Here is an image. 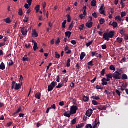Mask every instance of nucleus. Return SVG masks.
Listing matches in <instances>:
<instances>
[{
  "label": "nucleus",
  "mask_w": 128,
  "mask_h": 128,
  "mask_svg": "<svg viewBox=\"0 0 128 128\" xmlns=\"http://www.w3.org/2000/svg\"><path fill=\"white\" fill-rule=\"evenodd\" d=\"M114 36V32L111 31L109 33L105 32L103 35V40L110 42V38H112Z\"/></svg>",
  "instance_id": "1"
},
{
  "label": "nucleus",
  "mask_w": 128,
  "mask_h": 128,
  "mask_svg": "<svg viewBox=\"0 0 128 128\" xmlns=\"http://www.w3.org/2000/svg\"><path fill=\"white\" fill-rule=\"evenodd\" d=\"M56 84H58V83L53 82L51 83V84H50L48 86V92H52V90H54V88H56Z\"/></svg>",
  "instance_id": "2"
},
{
  "label": "nucleus",
  "mask_w": 128,
  "mask_h": 128,
  "mask_svg": "<svg viewBox=\"0 0 128 128\" xmlns=\"http://www.w3.org/2000/svg\"><path fill=\"white\" fill-rule=\"evenodd\" d=\"M121 73L118 72H116L113 74V78L114 80H120Z\"/></svg>",
  "instance_id": "3"
},
{
  "label": "nucleus",
  "mask_w": 128,
  "mask_h": 128,
  "mask_svg": "<svg viewBox=\"0 0 128 128\" xmlns=\"http://www.w3.org/2000/svg\"><path fill=\"white\" fill-rule=\"evenodd\" d=\"M78 110V106H71L70 112L72 114H76V111Z\"/></svg>",
  "instance_id": "4"
},
{
  "label": "nucleus",
  "mask_w": 128,
  "mask_h": 128,
  "mask_svg": "<svg viewBox=\"0 0 128 128\" xmlns=\"http://www.w3.org/2000/svg\"><path fill=\"white\" fill-rule=\"evenodd\" d=\"M104 8V4H102L100 9L99 10V12L101 14H103V16H106V11L104 10H106V8Z\"/></svg>",
  "instance_id": "5"
},
{
  "label": "nucleus",
  "mask_w": 128,
  "mask_h": 128,
  "mask_svg": "<svg viewBox=\"0 0 128 128\" xmlns=\"http://www.w3.org/2000/svg\"><path fill=\"white\" fill-rule=\"evenodd\" d=\"M20 28H21V32L23 36H26V34H28V29L26 28H22V27H21Z\"/></svg>",
  "instance_id": "6"
},
{
  "label": "nucleus",
  "mask_w": 128,
  "mask_h": 128,
  "mask_svg": "<svg viewBox=\"0 0 128 128\" xmlns=\"http://www.w3.org/2000/svg\"><path fill=\"white\" fill-rule=\"evenodd\" d=\"M72 114V113H70V111L66 112L64 113V116H66V118H70Z\"/></svg>",
  "instance_id": "7"
},
{
  "label": "nucleus",
  "mask_w": 128,
  "mask_h": 128,
  "mask_svg": "<svg viewBox=\"0 0 128 128\" xmlns=\"http://www.w3.org/2000/svg\"><path fill=\"white\" fill-rule=\"evenodd\" d=\"M93 110L91 109L88 110L86 112V116L88 118H90L92 116V114Z\"/></svg>",
  "instance_id": "8"
},
{
  "label": "nucleus",
  "mask_w": 128,
  "mask_h": 128,
  "mask_svg": "<svg viewBox=\"0 0 128 128\" xmlns=\"http://www.w3.org/2000/svg\"><path fill=\"white\" fill-rule=\"evenodd\" d=\"M92 24H94V22H88L86 23V26L88 28H92Z\"/></svg>",
  "instance_id": "9"
},
{
  "label": "nucleus",
  "mask_w": 128,
  "mask_h": 128,
  "mask_svg": "<svg viewBox=\"0 0 128 128\" xmlns=\"http://www.w3.org/2000/svg\"><path fill=\"white\" fill-rule=\"evenodd\" d=\"M32 44H34V46L33 47L34 52H36L37 50H38V43L34 41L32 42Z\"/></svg>",
  "instance_id": "10"
},
{
  "label": "nucleus",
  "mask_w": 128,
  "mask_h": 128,
  "mask_svg": "<svg viewBox=\"0 0 128 128\" xmlns=\"http://www.w3.org/2000/svg\"><path fill=\"white\" fill-rule=\"evenodd\" d=\"M106 78H103L102 80V86H108V82H106Z\"/></svg>",
  "instance_id": "11"
},
{
  "label": "nucleus",
  "mask_w": 128,
  "mask_h": 128,
  "mask_svg": "<svg viewBox=\"0 0 128 128\" xmlns=\"http://www.w3.org/2000/svg\"><path fill=\"white\" fill-rule=\"evenodd\" d=\"M112 26H113L114 30V28H116L118 26V22H114L112 24Z\"/></svg>",
  "instance_id": "12"
},
{
  "label": "nucleus",
  "mask_w": 128,
  "mask_h": 128,
  "mask_svg": "<svg viewBox=\"0 0 128 128\" xmlns=\"http://www.w3.org/2000/svg\"><path fill=\"white\" fill-rule=\"evenodd\" d=\"M20 88H22V84H16L14 90H20Z\"/></svg>",
  "instance_id": "13"
},
{
  "label": "nucleus",
  "mask_w": 128,
  "mask_h": 128,
  "mask_svg": "<svg viewBox=\"0 0 128 128\" xmlns=\"http://www.w3.org/2000/svg\"><path fill=\"white\" fill-rule=\"evenodd\" d=\"M4 22H6V24H10L12 22V20H10V18L4 19Z\"/></svg>",
  "instance_id": "14"
},
{
  "label": "nucleus",
  "mask_w": 128,
  "mask_h": 128,
  "mask_svg": "<svg viewBox=\"0 0 128 128\" xmlns=\"http://www.w3.org/2000/svg\"><path fill=\"white\" fill-rule=\"evenodd\" d=\"M40 96H42V94L40 92H38L35 95V98L38 100H40Z\"/></svg>",
  "instance_id": "15"
},
{
  "label": "nucleus",
  "mask_w": 128,
  "mask_h": 128,
  "mask_svg": "<svg viewBox=\"0 0 128 128\" xmlns=\"http://www.w3.org/2000/svg\"><path fill=\"white\" fill-rule=\"evenodd\" d=\"M0 70H6V65H4V62L1 64L0 66Z\"/></svg>",
  "instance_id": "16"
},
{
  "label": "nucleus",
  "mask_w": 128,
  "mask_h": 128,
  "mask_svg": "<svg viewBox=\"0 0 128 128\" xmlns=\"http://www.w3.org/2000/svg\"><path fill=\"white\" fill-rule=\"evenodd\" d=\"M91 6H92L93 8H94V7L96 6V0H93L91 2Z\"/></svg>",
  "instance_id": "17"
},
{
  "label": "nucleus",
  "mask_w": 128,
  "mask_h": 128,
  "mask_svg": "<svg viewBox=\"0 0 128 128\" xmlns=\"http://www.w3.org/2000/svg\"><path fill=\"white\" fill-rule=\"evenodd\" d=\"M124 40V39L122 38H116V42H118V44H122Z\"/></svg>",
  "instance_id": "18"
},
{
  "label": "nucleus",
  "mask_w": 128,
  "mask_h": 128,
  "mask_svg": "<svg viewBox=\"0 0 128 128\" xmlns=\"http://www.w3.org/2000/svg\"><path fill=\"white\" fill-rule=\"evenodd\" d=\"M65 35L67 38H70V36H72V32H65Z\"/></svg>",
  "instance_id": "19"
},
{
  "label": "nucleus",
  "mask_w": 128,
  "mask_h": 128,
  "mask_svg": "<svg viewBox=\"0 0 128 128\" xmlns=\"http://www.w3.org/2000/svg\"><path fill=\"white\" fill-rule=\"evenodd\" d=\"M32 36H34V38H38V34L36 32V30H34L32 32Z\"/></svg>",
  "instance_id": "20"
},
{
  "label": "nucleus",
  "mask_w": 128,
  "mask_h": 128,
  "mask_svg": "<svg viewBox=\"0 0 128 128\" xmlns=\"http://www.w3.org/2000/svg\"><path fill=\"white\" fill-rule=\"evenodd\" d=\"M91 98H92L93 100H100V98L98 96H92L91 97Z\"/></svg>",
  "instance_id": "21"
},
{
  "label": "nucleus",
  "mask_w": 128,
  "mask_h": 128,
  "mask_svg": "<svg viewBox=\"0 0 128 128\" xmlns=\"http://www.w3.org/2000/svg\"><path fill=\"white\" fill-rule=\"evenodd\" d=\"M115 20H117L118 22H122V17H120V16H116L115 18Z\"/></svg>",
  "instance_id": "22"
},
{
  "label": "nucleus",
  "mask_w": 128,
  "mask_h": 128,
  "mask_svg": "<svg viewBox=\"0 0 128 128\" xmlns=\"http://www.w3.org/2000/svg\"><path fill=\"white\" fill-rule=\"evenodd\" d=\"M86 56V53L82 52L80 56V60H84V57Z\"/></svg>",
  "instance_id": "23"
},
{
  "label": "nucleus",
  "mask_w": 128,
  "mask_h": 128,
  "mask_svg": "<svg viewBox=\"0 0 128 128\" xmlns=\"http://www.w3.org/2000/svg\"><path fill=\"white\" fill-rule=\"evenodd\" d=\"M88 100H90V97L84 96L83 100H84V102H88Z\"/></svg>",
  "instance_id": "24"
},
{
  "label": "nucleus",
  "mask_w": 128,
  "mask_h": 128,
  "mask_svg": "<svg viewBox=\"0 0 128 128\" xmlns=\"http://www.w3.org/2000/svg\"><path fill=\"white\" fill-rule=\"evenodd\" d=\"M23 62H28L30 59L28 58V56L26 55L22 58Z\"/></svg>",
  "instance_id": "25"
},
{
  "label": "nucleus",
  "mask_w": 128,
  "mask_h": 128,
  "mask_svg": "<svg viewBox=\"0 0 128 128\" xmlns=\"http://www.w3.org/2000/svg\"><path fill=\"white\" fill-rule=\"evenodd\" d=\"M42 6L44 8V14H46V2H43Z\"/></svg>",
  "instance_id": "26"
},
{
  "label": "nucleus",
  "mask_w": 128,
  "mask_h": 128,
  "mask_svg": "<svg viewBox=\"0 0 128 128\" xmlns=\"http://www.w3.org/2000/svg\"><path fill=\"white\" fill-rule=\"evenodd\" d=\"M40 5H37L35 8V10H36V12H40Z\"/></svg>",
  "instance_id": "27"
},
{
  "label": "nucleus",
  "mask_w": 128,
  "mask_h": 128,
  "mask_svg": "<svg viewBox=\"0 0 128 128\" xmlns=\"http://www.w3.org/2000/svg\"><path fill=\"white\" fill-rule=\"evenodd\" d=\"M99 22L100 24H104V22H106V20L104 18H101L100 20H99Z\"/></svg>",
  "instance_id": "28"
},
{
  "label": "nucleus",
  "mask_w": 128,
  "mask_h": 128,
  "mask_svg": "<svg viewBox=\"0 0 128 128\" xmlns=\"http://www.w3.org/2000/svg\"><path fill=\"white\" fill-rule=\"evenodd\" d=\"M66 20H64V22L62 24V28H66Z\"/></svg>",
  "instance_id": "29"
},
{
  "label": "nucleus",
  "mask_w": 128,
  "mask_h": 128,
  "mask_svg": "<svg viewBox=\"0 0 128 128\" xmlns=\"http://www.w3.org/2000/svg\"><path fill=\"white\" fill-rule=\"evenodd\" d=\"M66 66H67V68H70V58L68 59L67 60Z\"/></svg>",
  "instance_id": "30"
},
{
  "label": "nucleus",
  "mask_w": 128,
  "mask_h": 128,
  "mask_svg": "<svg viewBox=\"0 0 128 128\" xmlns=\"http://www.w3.org/2000/svg\"><path fill=\"white\" fill-rule=\"evenodd\" d=\"M125 32H126V30H124V28L120 30V34L122 36H124Z\"/></svg>",
  "instance_id": "31"
},
{
  "label": "nucleus",
  "mask_w": 128,
  "mask_h": 128,
  "mask_svg": "<svg viewBox=\"0 0 128 128\" xmlns=\"http://www.w3.org/2000/svg\"><path fill=\"white\" fill-rule=\"evenodd\" d=\"M84 126V124H78L76 126V128H82Z\"/></svg>",
  "instance_id": "32"
},
{
  "label": "nucleus",
  "mask_w": 128,
  "mask_h": 128,
  "mask_svg": "<svg viewBox=\"0 0 128 128\" xmlns=\"http://www.w3.org/2000/svg\"><path fill=\"white\" fill-rule=\"evenodd\" d=\"M73 28H74V22H72L71 24L70 25L68 30H72Z\"/></svg>",
  "instance_id": "33"
},
{
  "label": "nucleus",
  "mask_w": 128,
  "mask_h": 128,
  "mask_svg": "<svg viewBox=\"0 0 128 128\" xmlns=\"http://www.w3.org/2000/svg\"><path fill=\"white\" fill-rule=\"evenodd\" d=\"M110 70H114V72H116V67H114V65H111L110 66Z\"/></svg>",
  "instance_id": "34"
},
{
  "label": "nucleus",
  "mask_w": 128,
  "mask_h": 128,
  "mask_svg": "<svg viewBox=\"0 0 128 128\" xmlns=\"http://www.w3.org/2000/svg\"><path fill=\"white\" fill-rule=\"evenodd\" d=\"M25 46L27 50H29V48H32V45L30 44H25Z\"/></svg>",
  "instance_id": "35"
},
{
  "label": "nucleus",
  "mask_w": 128,
  "mask_h": 128,
  "mask_svg": "<svg viewBox=\"0 0 128 128\" xmlns=\"http://www.w3.org/2000/svg\"><path fill=\"white\" fill-rule=\"evenodd\" d=\"M64 86V84H58V86H56V88H60Z\"/></svg>",
  "instance_id": "36"
},
{
  "label": "nucleus",
  "mask_w": 128,
  "mask_h": 128,
  "mask_svg": "<svg viewBox=\"0 0 128 128\" xmlns=\"http://www.w3.org/2000/svg\"><path fill=\"white\" fill-rule=\"evenodd\" d=\"M94 42V40H92L91 42H89L88 43L86 44V46L87 48H88L89 46H90L92 44V43Z\"/></svg>",
  "instance_id": "37"
},
{
  "label": "nucleus",
  "mask_w": 128,
  "mask_h": 128,
  "mask_svg": "<svg viewBox=\"0 0 128 128\" xmlns=\"http://www.w3.org/2000/svg\"><path fill=\"white\" fill-rule=\"evenodd\" d=\"M92 104H94V106H98L99 104L98 102L94 100H93L92 101Z\"/></svg>",
  "instance_id": "38"
},
{
  "label": "nucleus",
  "mask_w": 128,
  "mask_h": 128,
  "mask_svg": "<svg viewBox=\"0 0 128 128\" xmlns=\"http://www.w3.org/2000/svg\"><path fill=\"white\" fill-rule=\"evenodd\" d=\"M104 74H106V69H103L101 72V76H104Z\"/></svg>",
  "instance_id": "39"
},
{
  "label": "nucleus",
  "mask_w": 128,
  "mask_h": 128,
  "mask_svg": "<svg viewBox=\"0 0 128 128\" xmlns=\"http://www.w3.org/2000/svg\"><path fill=\"white\" fill-rule=\"evenodd\" d=\"M84 24L80 25L79 26V30L82 32V30H84Z\"/></svg>",
  "instance_id": "40"
},
{
  "label": "nucleus",
  "mask_w": 128,
  "mask_h": 128,
  "mask_svg": "<svg viewBox=\"0 0 128 128\" xmlns=\"http://www.w3.org/2000/svg\"><path fill=\"white\" fill-rule=\"evenodd\" d=\"M88 66H94V62L92 60L88 63Z\"/></svg>",
  "instance_id": "41"
},
{
  "label": "nucleus",
  "mask_w": 128,
  "mask_h": 128,
  "mask_svg": "<svg viewBox=\"0 0 128 128\" xmlns=\"http://www.w3.org/2000/svg\"><path fill=\"white\" fill-rule=\"evenodd\" d=\"M113 76L112 74H109L106 75V77L108 78H114V76Z\"/></svg>",
  "instance_id": "42"
},
{
  "label": "nucleus",
  "mask_w": 128,
  "mask_h": 128,
  "mask_svg": "<svg viewBox=\"0 0 128 128\" xmlns=\"http://www.w3.org/2000/svg\"><path fill=\"white\" fill-rule=\"evenodd\" d=\"M55 56L56 58H60V55L58 52H55Z\"/></svg>",
  "instance_id": "43"
},
{
  "label": "nucleus",
  "mask_w": 128,
  "mask_h": 128,
  "mask_svg": "<svg viewBox=\"0 0 128 128\" xmlns=\"http://www.w3.org/2000/svg\"><path fill=\"white\" fill-rule=\"evenodd\" d=\"M23 12H22V9H20L19 10V12H18V14L19 16H22L23 14Z\"/></svg>",
  "instance_id": "44"
},
{
  "label": "nucleus",
  "mask_w": 128,
  "mask_h": 128,
  "mask_svg": "<svg viewBox=\"0 0 128 128\" xmlns=\"http://www.w3.org/2000/svg\"><path fill=\"white\" fill-rule=\"evenodd\" d=\"M14 86H16V82L13 81L12 82V90H14Z\"/></svg>",
  "instance_id": "45"
},
{
  "label": "nucleus",
  "mask_w": 128,
  "mask_h": 128,
  "mask_svg": "<svg viewBox=\"0 0 128 128\" xmlns=\"http://www.w3.org/2000/svg\"><path fill=\"white\" fill-rule=\"evenodd\" d=\"M72 22V18L70 17V15H68V22Z\"/></svg>",
  "instance_id": "46"
},
{
  "label": "nucleus",
  "mask_w": 128,
  "mask_h": 128,
  "mask_svg": "<svg viewBox=\"0 0 128 128\" xmlns=\"http://www.w3.org/2000/svg\"><path fill=\"white\" fill-rule=\"evenodd\" d=\"M122 80H128V76L126 74H123L122 76Z\"/></svg>",
  "instance_id": "47"
},
{
  "label": "nucleus",
  "mask_w": 128,
  "mask_h": 128,
  "mask_svg": "<svg viewBox=\"0 0 128 128\" xmlns=\"http://www.w3.org/2000/svg\"><path fill=\"white\" fill-rule=\"evenodd\" d=\"M92 16L94 18H98V14L96 12H94L92 14Z\"/></svg>",
  "instance_id": "48"
},
{
  "label": "nucleus",
  "mask_w": 128,
  "mask_h": 128,
  "mask_svg": "<svg viewBox=\"0 0 128 128\" xmlns=\"http://www.w3.org/2000/svg\"><path fill=\"white\" fill-rule=\"evenodd\" d=\"M72 124H76V118H74V119L72 121Z\"/></svg>",
  "instance_id": "49"
},
{
  "label": "nucleus",
  "mask_w": 128,
  "mask_h": 128,
  "mask_svg": "<svg viewBox=\"0 0 128 128\" xmlns=\"http://www.w3.org/2000/svg\"><path fill=\"white\" fill-rule=\"evenodd\" d=\"M126 16V14L125 12H122L121 13V16H122V18H124V16Z\"/></svg>",
  "instance_id": "50"
},
{
  "label": "nucleus",
  "mask_w": 128,
  "mask_h": 128,
  "mask_svg": "<svg viewBox=\"0 0 128 128\" xmlns=\"http://www.w3.org/2000/svg\"><path fill=\"white\" fill-rule=\"evenodd\" d=\"M116 94H118V96H121V94H122V92H120V90H116Z\"/></svg>",
  "instance_id": "51"
},
{
  "label": "nucleus",
  "mask_w": 128,
  "mask_h": 128,
  "mask_svg": "<svg viewBox=\"0 0 128 128\" xmlns=\"http://www.w3.org/2000/svg\"><path fill=\"white\" fill-rule=\"evenodd\" d=\"M50 108L53 109V110H56V104H54L53 105H52L51 106V107Z\"/></svg>",
  "instance_id": "52"
},
{
  "label": "nucleus",
  "mask_w": 128,
  "mask_h": 128,
  "mask_svg": "<svg viewBox=\"0 0 128 128\" xmlns=\"http://www.w3.org/2000/svg\"><path fill=\"white\" fill-rule=\"evenodd\" d=\"M27 2L28 4V5H29L30 6L32 5V0H28L27 1Z\"/></svg>",
  "instance_id": "53"
},
{
  "label": "nucleus",
  "mask_w": 128,
  "mask_h": 128,
  "mask_svg": "<svg viewBox=\"0 0 128 128\" xmlns=\"http://www.w3.org/2000/svg\"><path fill=\"white\" fill-rule=\"evenodd\" d=\"M22 112V108L19 107L18 109L16 111V114H19Z\"/></svg>",
  "instance_id": "54"
},
{
  "label": "nucleus",
  "mask_w": 128,
  "mask_h": 128,
  "mask_svg": "<svg viewBox=\"0 0 128 128\" xmlns=\"http://www.w3.org/2000/svg\"><path fill=\"white\" fill-rule=\"evenodd\" d=\"M126 58H123L120 61V63L122 64L124 62H126Z\"/></svg>",
  "instance_id": "55"
},
{
  "label": "nucleus",
  "mask_w": 128,
  "mask_h": 128,
  "mask_svg": "<svg viewBox=\"0 0 128 128\" xmlns=\"http://www.w3.org/2000/svg\"><path fill=\"white\" fill-rule=\"evenodd\" d=\"M24 8H26V10H28L30 8V5L28 4H25Z\"/></svg>",
  "instance_id": "56"
},
{
  "label": "nucleus",
  "mask_w": 128,
  "mask_h": 128,
  "mask_svg": "<svg viewBox=\"0 0 128 128\" xmlns=\"http://www.w3.org/2000/svg\"><path fill=\"white\" fill-rule=\"evenodd\" d=\"M24 22H28V18L25 16V18L24 20Z\"/></svg>",
  "instance_id": "57"
},
{
  "label": "nucleus",
  "mask_w": 128,
  "mask_h": 128,
  "mask_svg": "<svg viewBox=\"0 0 128 128\" xmlns=\"http://www.w3.org/2000/svg\"><path fill=\"white\" fill-rule=\"evenodd\" d=\"M86 128H93L92 126L90 124H88L86 126Z\"/></svg>",
  "instance_id": "58"
},
{
  "label": "nucleus",
  "mask_w": 128,
  "mask_h": 128,
  "mask_svg": "<svg viewBox=\"0 0 128 128\" xmlns=\"http://www.w3.org/2000/svg\"><path fill=\"white\" fill-rule=\"evenodd\" d=\"M60 38H58V40L56 42V44H60Z\"/></svg>",
  "instance_id": "59"
},
{
  "label": "nucleus",
  "mask_w": 128,
  "mask_h": 128,
  "mask_svg": "<svg viewBox=\"0 0 128 128\" xmlns=\"http://www.w3.org/2000/svg\"><path fill=\"white\" fill-rule=\"evenodd\" d=\"M92 56L94 58V56H96V52H92Z\"/></svg>",
  "instance_id": "60"
},
{
  "label": "nucleus",
  "mask_w": 128,
  "mask_h": 128,
  "mask_svg": "<svg viewBox=\"0 0 128 128\" xmlns=\"http://www.w3.org/2000/svg\"><path fill=\"white\" fill-rule=\"evenodd\" d=\"M14 64V62L12 60H10L9 62V66H12Z\"/></svg>",
  "instance_id": "61"
},
{
  "label": "nucleus",
  "mask_w": 128,
  "mask_h": 128,
  "mask_svg": "<svg viewBox=\"0 0 128 128\" xmlns=\"http://www.w3.org/2000/svg\"><path fill=\"white\" fill-rule=\"evenodd\" d=\"M71 44H73V46H76V40H72Z\"/></svg>",
  "instance_id": "62"
},
{
  "label": "nucleus",
  "mask_w": 128,
  "mask_h": 128,
  "mask_svg": "<svg viewBox=\"0 0 128 128\" xmlns=\"http://www.w3.org/2000/svg\"><path fill=\"white\" fill-rule=\"evenodd\" d=\"M102 50H106V44H104L102 46Z\"/></svg>",
  "instance_id": "63"
},
{
  "label": "nucleus",
  "mask_w": 128,
  "mask_h": 128,
  "mask_svg": "<svg viewBox=\"0 0 128 128\" xmlns=\"http://www.w3.org/2000/svg\"><path fill=\"white\" fill-rule=\"evenodd\" d=\"M12 122H10L7 124L6 126H8V127L10 126H12Z\"/></svg>",
  "instance_id": "64"
}]
</instances>
